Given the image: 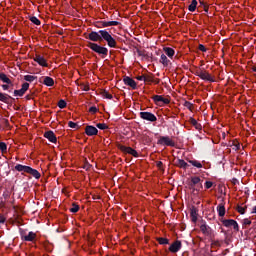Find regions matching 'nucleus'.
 <instances>
[{
	"label": "nucleus",
	"instance_id": "412c9836",
	"mask_svg": "<svg viewBox=\"0 0 256 256\" xmlns=\"http://www.w3.org/2000/svg\"><path fill=\"white\" fill-rule=\"evenodd\" d=\"M163 51L165 53V55H167V57H169V59H173V57H175V50L171 47H164Z\"/></svg>",
	"mask_w": 256,
	"mask_h": 256
},
{
	"label": "nucleus",
	"instance_id": "a18cd8bd",
	"mask_svg": "<svg viewBox=\"0 0 256 256\" xmlns=\"http://www.w3.org/2000/svg\"><path fill=\"white\" fill-rule=\"evenodd\" d=\"M80 89H82V91H89V84H80Z\"/></svg>",
	"mask_w": 256,
	"mask_h": 256
},
{
	"label": "nucleus",
	"instance_id": "e433bc0d",
	"mask_svg": "<svg viewBox=\"0 0 256 256\" xmlns=\"http://www.w3.org/2000/svg\"><path fill=\"white\" fill-rule=\"evenodd\" d=\"M96 127L100 129L101 131H105V129H109V126L105 123H98L96 124Z\"/></svg>",
	"mask_w": 256,
	"mask_h": 256
},
{
	"label": "nucleus",
	"instance_id": "4be33fe9",
	"mask_svg": "<svg viewBox=\"0 0 256 256\" xmlns=\"http://www.w3.org/2000/svg\"><path fill=\"white\" fill-rule=\"evenodd\" d=\"M160 63L163 65V67H168L171 65V60H169V58H167V55L161 54Z\"/></svg>",
	"mask_w": 256,
	"mask_h": 256
},
{
	"label": "nucleus",
	"instance_id": "dca6fc26",
	"mask_svg": "<svg viewBox=\"0 0 256 256\" xmlns=\"http://www.w3.org/2000/svg\"><path fill=\"white\" fill-rule=\"evenodd\" d=\"M181 247H182L181 241L176 240L173 244L170 245L169 251L171 253H178V251H181Z\"/></svg>",
	"mask_w": 256,
	"mask_h": 256
},
{
	"label": "nucleus",
	"instance_id": "5701e85b",
	"mask_svg": "<svg viewBox=\"0 0 256 256\" xmlns=\"http://www.w3.org/2000/svg\"><path fill=\"white\" fill-rule=\"evenodd\" d=\"M199 6H197V11H205V13H209V5L203 1H199Z\"/></svg>",
	"mask_w": 256,
	"mask_h": 256
},
{
	"label": "nucleus",
	"instance_id": "c03bdc74",
	"mask_svg": "<svg viewBox=\"0 0 256 256\" xmlns=\"http://www.w3.org/2000/svg\"><path fill=\"white\" fill-rule=\"evenodd\" d=\"M99 111V108L96 106H92L89 108V113H92V115H95Z\"/></svg>",
	"mask_w": 256,
	"mask_h": 256
},
{
	"label": "nucleus",
	"instance_id": "f704fd0d",
	"mask_svg": "<svg viewBox=\"0 0 256 256\" xmlns=\"http://www.w3.org/2000/svg\"><path fill=\"white\" fill-rule=\"evenodd\" d=\"M101 95H102V97H104L105 99H113V95H111V94L109 93V91H107V90H102V91H101Z\"/></svg>",
	"mask_w": 256,
	"mask_h": 256
},
{
	"label": "nucleus",
	"instance_id": "ea45409f",
	"mask_svg": "<svg viewBox=\"0 0 256 256\" xmlns=\"http://www.w3.org/2000/svg\"><path fill=\"white\" fill-rule=\"evenodd\" d=\"M58 107L59 109H65V107H67V102L63 99L59 100Z\"/></svg>",
	"mask_w": 256,
	"mask_h": 256
},
{
	"label": "nucleus",
	"instance_id": "7ed1b4c3",
	"mask_svg": "<svg viewBox=\"0 0 256 256\" xmlns=\"http://www.w3.org/2000/svg\"><path fill=\"white\" fill-rule=\"evenodd\" d=\"M19 231H20V237H21L22 241L32 242V241H35V239H37V234L35 232L31 231L27 235L25 233V230L20 228Z\"/></svg>",
	"mask_w": 256,
	"mask_h": 256
},
{
	"label": "nucleus",
	"instance_id": "f03ea898",
	"mask_svg": "<svg viewBox=\"0 0 256 256\" xmlns=\"http://www.w3.org/2000/svg\"><path fill=\"white\" fill-rule=\"evenodd\" d=\"M194 75H196V77H199L200 79H202V81H209L210 83H215V79L213 78V76H211V74L209 72H207V70L205 69H198L194 72Z\"/></svg>",
	"mask_w": 256,
	"mask_h": 256
},
{
	"label": "nucleus",
	"instance_id": "bf43d9fd",
	"mask_svg": "<svg viewBox=\"0 0 256 256\" xmlns=\"http://www.w3.org/2000/svg\"><path fill=\"white\" fill-rule=\"evenodd\" d=\"M153 83H155L156 85H159V83H161V80H160L159 78H157V79H155V80L153 81Z\"/></svg>",
	"mask_w": 256,
	"mask_h": 256
},
{
	"label": "nucleus",
	"instance_id": "473e14b6",
	"mask_svg": "<svg viewBox=\"0 0 256 256\" xmlns=\"http://www.w3.org/2000/svg\"><path fill=\"white\" fill-rule=\"evenodd\" d=\"M37 79V76L33 75H25L24 76V81H27L28 83H33Z\"/></svg>",
	"mask_w": 256,
	"mask_h": 256
},
{
	"label": "nucleus",
	"instance_id": "c85d7f7f",
	"mask_svg": "<svg viewBox=\"0 0 256 256\" xmlns=\"http://www.w3.org/2000/svg\"><path fill=\"white\" fill-rule=\"evenodd\" d=\"M219 217H225V204L221 203L217 206Z\"/></svg>",
	"mask_w": 256,
	"mask_h": 256
},
{
	"label": "nucleus",
	"instance_id": "5fc2aeb1",
	"mask_svg": "<svg viewBox=\"0 0 256 256\" xmlns=\"http://www.w3.org/2000/svg\"><path fill=\"white\" fill-rule=\"evenodd\" d=\"M136 79L138 81H145V75L137 76Z\"/></svg>",
	"mask_w": 256,
	"mask_h": 256
},
{
	"label": "nucleus",
	"instance_id": "4468645a",
	"mask_svg": "<svg viewBox=\"0 0 256 256\" xmlns=\"http://www.w3.org/2000/svg\"><path fill=\"white\" fill-rule=\"evenodd\" d=\"M0 101L2 103H6V105H11V103L13 101V97H11L7 93L0 92Z\"/></svg>",
	"mask_w": 256,
	"mask_h": 256
},
{
	"label": "nucleus",
	"instance_id": "de8ad7c7",
	"mask_svg": "<svg viewBox=\"0 0 256 256\" xmlns=\"http://www.w3.org/2000/svg\"><path fill=\"white\" fill-rule=\"evenodd\" d=\"M232 145L233 147H235L236 151H239V149H241V144H239V142L234 141Z\"/></svg>",
	"mask_w": 256,
	"mask_h": 256
},
{
	"label": "nucleus",
	"instance_id": "6ab92c4d",
	"mask_svg": "<svg viewBox=\"0 0 256 256\" xmlns=\"http://www.w3.org/2000/svg\"><path fill=\"white\" fill-rule=\"evenodd\" d=\"M198 211L199 210H197L195 206H192V208L190 209V217H191L192 223H197Z\"/></svg>",
	"mask_w": 256,
	"mask_h": 256
},
{
	"label": "nucleus",
	"instance_id": "cd10ccee",
	"mask_svg": "<svg viewBox=\"0 0 256 256\" xmlns=\"http://www.w3.org/2000/svg\"><path fill=\"white\" fill-rule=\"evenodd\" d=\"M43 84L47 87H53V85H55V80L49 76H46L44 77Z\"/></svg>",
	"mask_w": 256,
	"mask_h": 256
},
{
	"label": "nucleus",
	"instance_id": "20e7f679",
	"mask_svg": "<svg viewBox=\"0 0 256 256\" xmlns=\"http://www.w3.org/2000/svg\"><path fill=\"white\" fill-rule=\"evenodd\" d=\"M157 145H165L166 147H175V142L169 136H160Z\"/></svg>",
	"mask_w": 256,
	"mask_h": 256
},
{
	"label": "nucleus",
	"instance_id": "ddd939ff",
	"mask_svg": "<svg viewBox=\"0 0 256 256\" xmlns=\"http://www.w3.org/2000/svg\"><path fill=\"white\" fill-rule=\"evenodd\" d=\"M123 82L128 87H131V89H137V82H135V80H133V78H131L129 76H125L123 78Z\"/></svg>",
	"mask_w": 256,
	"mask_h": 256
},
{
	"label": "nucleus",
	"instance_id": "2f4dec72",
	"mask_svg": "<svg viewBox=\"0 0 256 256\" xmlns=\"http://www.w3.org/2000/svg\"><path fill=\"white\" fill-rule=\"evenodd\" d=\"M156 241L159 243V245H169V239L158 237L156 238Z\"/></svg>",
	"mask_w": 256,
	"mask_h": 256
},
{
	"label": "nucleus",
	"instance_id": "4d7b16f0",
	"mask_svg": "<svg viewBox=\"0 0 256 256\" xmlns=\"http://www.w3.org/2000/svg\"><path fill=\"white\" fill-rule=\"evenodd\" d=\"M156 165L159 169H161V167H163V162L158 161Z\"/></svg>",
	"mask_w": 256,
	"mask_h": 256
},
{
	"label": "nucleus",
	"instance_id": "9d476101",
	"mask_svg": "<svg viewBox=\"0 0 256 256\" xmlns=\"http://www.w3.org/2000/svg\"><path fill=\"white\" fill-rule=\"evenodd\" d=\"M120 151H122L123 153H128V155H132V157H139V153L137 152V150H135L131 147L121 145Z\"/></svg>",
	"mask_w": 256,
	"mask_h": 256
},
{
	"label": "nucleus",
	"instance_id": "7c9ffc66",
	"mask_svg": "<svg viewBox=\"0 0 256 256\" xmlns=\"http://www.w3.org/2000/svg\"><path fill=\"white\" fill-rule=\"evenodd\" d=\"M188 163L192 164L193 167H196L197 169H201L203 167V164L197 160H188Z\"/></svg>",
	"mask_w": 256,
	"mask_h": 256
},
{
	"label": "nucleus",
	"instance_id": "1a4fd4ad",
	"mask_svg": "<svg viewBox=\"0 0 256 256\" xmlns=\"http://www.w3.org/2000/svg\"><path fill=\"white\" fill-rule=\"evenodd\" d=\"M27 91H29V83L25 82L22 84L21 89L14 90V95L15 97H23Z\"/></svg>",
	"mask_w": 256,
	"mask_h": 256
},
{
	"label": "nucleus",
	"instance_id": "69168bd1",
	"mask_svg": "<svg viewBox=\"0 0 256 256\" xmlns=\"http://www.w3.org/2000/svg\"><path fill=\"white\" fill-rule=\"evenodd\" d=\"M26 99L30 100V99H31V96L27 95V96H26Z\"/></svg>",
	"mask_w": 256,
	"mask_h": 256
},
{
	"label": "nucleus",
	"instance_id": "a878e982",
	"mask_svg": "<svg viewBox=\"0 0 256 256\" xmlns=\"http://www.w3.org/2000/svg\"><path fill=\"white\" fill-rule=\"evenodd\" d=\"M28 175L34 177V179H41V173L37 169L29 168Z\"/></svg>",
	"mask_w": 256,
	"mask_h": 256
},
{
	"label": "nucleus",
	"instance_id": "f3484780",
	"mask_svg": "<svg viewBox=\"0 0 256 256\" xmlns=\"http://www.w3.org/2000/svg\"><path fill=\"white\" fill-rule=\"evenodd\" d=\"M45 139H48L50 143H57V136H55V132L49 130L44 133Z\"/></svg>",
	"mask_w": 256,
	"mask_h": 256
},
{
	"label": "nucleus",
	"instance_id": "c9c22d12",
	"mask_svg": "<svg viewBox=\"0 0 256 256\" xmlns=\"http://www.w3.org/2000/svg\"><path fill=\"white\" fill-rule=\"evenodd\" d=\"M153 74L151 75H144V83H153Z\"/></svg>",
	"mask_w": 256,
	"mask_h": 256
},
{
	"label": "nucleus",
	"instance_id": "3c124183",
	"mask_svg": "<svg viewBox=\"0 0 256 256\" xmlns=\"http://www.w3.org/2000/svg\"><path fill=\"white\" fill-rule=\"evenodd\" d=\"M3 91H9L10 87H11V84H3L1 85Z\"/></svg>",
	"mask_w": 256,
	"mask_h": 256
},
{
	"label": "nucleus",
	"instance_id": "49530a36",
	"mask_svg": "<svg viewBox=\"0 0 256 256\" xmlns=\"http://www.w3.org/2000/svg\"><path fill=\"white\" fill-rule=\"evenodd\" d=\"M198 49L202 51V53H207V48L203 44H199Z\"/></svg>",
	"mask_w": 256,
	"mask_h": 256
},
{
	"label": "nucleus",
	"instance_id": "37998d69",
	"mask_svg": "<svg viewBox=\"0 0 256 256\" xmlns=\"http://www.w3.org/2000/svg\"><path fill=\"white\" fill-rule=\"evenodd\" d=\"M246 210H247V206L246 207L237 206V211H238V213H240V215H245Z\"/></svg>",
	"mask_w": 256,
	"mask_h": 256
},
{
	"label": "nucleus",
	"instance_id": "0eeeda50",
	"mask_svg": "<svg viewBox=\"0 0 256 256\" xmlns=\"http://www.w3.org/2000/svg\"><path fill=\"white\" fill-rule=\"evenodd\" d=\"M201 183V178L199 176H192L190 182L188 183L189 189L192 191H196L199 193V188H195V185H199Z\"/></svg>",
	"mask_w": 256,
	"mask_h": 256
},
{
	"label": "nucleus",
	"instance_id": "a19ab883",
	"mask_svg": "<svg viewBox=\"0 0 256 256\" xmlns=\"http://www.w3.org/2000/svg\"><path fill=\"white\" fill-rule=\"evenodd\" d=\"M184 107H186V109H188L189 111H193V103L189 101L184 102Z\"/></svg>",
	"mask_w": 256,
	"mask_h": 256
},
{
	"label": "nucleus",
	"instance_id": "4c0bfd02",
	"mask_svg": "<svg viewBox=\"0 0 256 256\" xmlns=\"http://www.w3.org/2000/svg\"><path fill=\"white\" fill-rule=\"evenodd\" d=\"M68 126L70 127V129H79V127H81L79 124H77L73 121H69Z\"/></svg>",
	"mask_w": 256,
	"mask_h": 256
},
{
	"label": "nucleus",
	"instance_id": "b1692460",
	"mask_svg": "<svg viewBox=\"0 0 256 256\" xmlns=\"http://www.w3.org/2000/svg\"><path fill=\"white\" fill-rule=\"evenodd\" d=\"M0 81H2V83H6L7 85H11V87H13V82L11 81V79H9V77H7V74L5 73H0Z\"/></svg>",
	"mask_w": 256,
	"mask_h": 256
},
{
	"label": "nucleus",
	"instance_id": "e2e57ef3",
	"mask_svg": "<svg viewBox=\"0 0 256 256\" xmlns=\"http://www.w3.org/2000/svg\"><path fill=\"white\" fill-rule=\"evenodd\" d=\"M197 189H199V191H201V189H203V184H200V186Z\"/></svg>",
	"mask_w": 256,
	"mask_h": 256
},
{
	"label": "nucleus",
	"instance_id": "bb28decb",
	"mask_svg": "<svg viewBox=\"0 0 256 256\" xmlns=\"http://www.w3.org/2000/svg\"><path fill=\"white\" fill-rule=\"evenodd\" d=\"M189 123H191L193 127L197 129V131H201V129H203V126L200 123H198L197 120L193 117H190Z\"/></svg>",
	"mask_w": 256,
	"mask_h": 256
},
{
	"label": "nucleus",
	"instance_id": "72a5a7b5",
	"mask_svg": "<svg viewBox=\"0 0 256 256\" xmlns=\"http://www.w3.org/2000/svg\"><path fill=\"white\" fill-rule=\"evenodd\" d=\"M29 20L31 21V23H33L34 25H41V20H39V18H37L36 16H30Z\"/></svg>",
	"mask_w": 256,
	"mask_h": 256
},
{
	"label": "nucleus",
	"instance_id": "8fccbe9b",
	"mask_svg": "<svg viewBox=\"0 0 256 256\" xmlns=\"http://www.w3.org/2000/svg\"><path fill=\"white\" fill-rule=\"evenodd\" d=\"M204 185H205V189H211V187H213V182L206 181Z\"/></svg>",
	"mask_w": 256,
	"mask_h": 256
},
{
	"label": "nucleus",
	"instance_id": "0e129e2a",
	"mask_svg": "<svg viewBox=\"0 0 256 256\" xmlns=\"http://www.w3.org/2000/svg\"><path fill=\"white\" fill-rule=\"evenodd\" d=\"M252 71H254V73H256V67L255 66L252 67Z\"/></svg>",
	"mask_w": 256,
	"mask_h": 256
},
{
	"label": "nucleus",
	"instance_id": "6e6d98bb",
	"mask_svg": "<svg viewBox=\"0 0 256 256\" xmlns=\"http://www.w3.org/2000/svg\"><path fill=\"white\" fill-rule=\"evenodd\" d=\"M244 225H251V220L249 218L244 219Z\"/></svg>",
	"mask_w": 256,
	"mask_h": 256
},
{
	"label": "nucleus",
	"instance_id": "680f3d73",
	"mask_svg": "<svg viewBox=\"0 0 256 256\" xmlns=\"http://www.w3.org/2000/svg\"><path fill=\"white\" fill-rule=\"evenodd\" d=\"M252 214L253 213H255L256 214V206H254L253 208H252V212H251Z\"/></svg>",
	"mask_w": 256,
	"mask_h": 256
},
{
	"label": "nucleus",
	"instance_id": "6e6552de",
	"mask_svg": "<svg viewBox=\"0 0 256 256\" xmlns=\"http://www.w3.org/2000/svg\"><path fill=\"white\" fill-rule=\"evenodd\" d=\"M140 117L144 121H150V123H155V121H157V116L151 112H140Z\"/></svg>",
	"mask_w": 256,
	"mask_h": 256
},
{
	"label": "nucleus",
	"instance_id": "09e8293b",
	"mask_svg": "<svg viewBox=\"0 0 256 256\" xmlns=\"http://www.w3.org/2000/svg\"><path fill=\"white\" fill-rule=\"evenodd\" d=\"M2 125H4V127H6V128H9V126H10V124H9V120H8V119L3 118V119H2Z\"/></svg>",
	"mask_w": 256,
	"mask_h": 256
},
{
	"label": "nucleus",
	"instance_id": "423d86ee",
	"mask_svg": "<svg viewBox=\"0 0 256 256\" xmlns=\"http://www.w3.org/2000/svg\"><path fill=\"white\" fill-rule=\"evenodd\" d=\"M224 227H233L234 231H239V224L234 219H222Z\"/></svg>",
	"mask_w": 256,
	"mask_h": 256
},
{
	"label": "nucleus",
	"instance_id": "052dcab7",
	"mask_svg": "<svg viewBox=\"0 0 256 256\" xmlns=\"http://www.w3.org/2000/svg\"><path fill=\"white\" fill-rule=\"evenodd\" d=\"M0 223H5V218L0 215Z\"/></svg>",
	"mask_w": 256,
	"mask_h": 256
},
{
	"label": "nucleus",
	"instance_id": "2eb2a0df",
	"mask_svg": "<svg viewBox=\"0 0 256 256\" xmlns=\"http://www.w3.org/2000/svg\"><path fill=\"white\" fill-rule=\"evenodd\" d=\"M85 133L88 137H93V135H97L99 130L95 126L88 125L85 128Z\"/></svg>",
	"mask_w": 256,
	"mask_h": 256
},
{
	"label": "nucleus",
	"instance_id": "a211bd4d",
	"mask_svg": "<svg viewBox=\"0 0 256 256\" xmlns=\"http://www.w3.org/2000/svg\"><path fill=\"white\" fill-rule=\"evenodd\" d=\"M30 168L31 166H25L23 164H16L14 167L15 171H18V173H21L22 175L24 173H29Z\"/></svg>",
	"mask_w": 256,
	"mask_h": 256
},
{
	"label": "nucleus",
	"instance_id": "f257e3e1",
	"mask_svg": "<svg viewBox=\"0 0 256 256\" xmlns=\"http://www.w3.org/2000/svg\"><path fill=\"white\" fill-rule=\"evenodd\" d=\"M86 39L92 41L88 42L87 47L91 49V51H94V53L100 55L102 59H105V57L109 55V49H107L105 46L97 44V42L106 41L108 47L111 49H115L117 47V40L113 38L108 29L99 30L98 32L92 31L86 36Z\"/></svg>",
	"mask_w": 256,
	"mask_h": 256
},
{
	"label": "nucleus",
	"instance_id": "603ef678",
	"mask_svg": "<svg viewBox=\"0 0 256 256\" xmlns=\"http://www.w3.org/2000/svg\"><path fill=\"white\" fill-rule=\"evenodd\" d=\"M83 169H85L86 171H89L91 169V164H89V162H86L83 166Z\"/></svg>",
	"mask_w": 256,
	"mask_h": 256
},
{
	"label": "nucleus",
	"instance_id": "58836bf2",
	"mask_svg": "<svg viewBox=\"0 0 256 256\" xmlns=\"http://www.w3.org/2000/svg\"><path fill=\"white\" fill-rule=\"evenodd\" d=\"M79 211V205L77 203H73L72 207L70 208V213H77Z\"/></svg>",
	"mask_w": 256,
	"mask_h": 256
},
{
	"label": "nucleus",
	"instance_id": "39448f33",
	"mask_svg": "<svg viewBox=\"0 0 256 256\" xmlns=\"http://www.w3.org/2000/svg\"><path fill=\"white\" fill-rule=\"evenodd\" d=\"M152 99L155 105H159L160 107L162 105H169L171 103V100H169L168 98H164L162 95H154Z\"/></svg>",
	"mask_w": 256,
	"mask_h": 256
},
{
	"label": "nucleus",
	"instance_id": "aec40b11",
	"mask_svg": "<svg viewBox=\"0 0 256 256\" xmlns=\"http://www.w3.org/2000/svg\"><path fill=\"white\" fill-rule=\"evenodd\" d=\"M200 230L203 235H206V237H209V235H211V227H209V225L205 223L200 226Z\"/></svg>",
	"mask_w": 256,
	"mask_h": 256
},
{
	"label": "nucleus",
	"instance_id": "393cba45",
	"mask_svg": "<svg viewBox=\"0 0 256 256\" xmlns=\"http://www.w3.org/2000/svg\"><path fill=\"white\" fill-rule=\"evenodd\" d=\"M176 167H179L180 169H187V167H189V164H187V162H185V160L183 159H177L175 162Z\"/></svg>",
	"mask_w": 256,
	"mask_h": 256
},
{
	"label": "nucleus",
	"instance_id": "f8f14e48",
	"mask_svg": "<svg viewBox=\"0 0 256 256\" xmlns=\"http://www.w3.org/2000/svg\"><path fill=\"white\" fill-rule=\"evenodd\" d=\"M34 61L36 63H38V65H40V67H49V64L47 63V60L39 54L35 55Z\"/></svg>",
	"mask_w": 256,
	"mask_h": 256
},
{
	"label": "nucleus",
	"instance_id": "79ce46f5",
	"mask_svg": "<svg viewBox=\"0 0 256 256\" xmlns=\"http://www.w3.org/2000/svg\"><path fill=\"white\" fill-rule=\"evenodd\" d=\"M0 151L7 153V144L5 142H0Z\"/></svg>",
	"mask_w": 256,
	"mask_h": 256
},
{
	"label": "nucleus",
	"instance_id": "13d9d810",
	"mask_svg": "<svg viewBox=\"0 0 256 256\" xmlns=\"http://www.w3.org/2000/svg\"><path fill=\"white\" fill-rule=\"evenodd\" d=\"M232 183H233V185H237V183H239V180H237V178H233Z\"/></svg>",
	"mask_w": 256,
	"mask_h": 256
},
{
	"label": "nucleus",
	"instance_id": "864d4df0",
	"mask_svg": "<svg viewBox=\"0 0 256 256\" xmlns=\"http://www.w3.org/2000/svg\"><path fill=\"white\" fill-rule=\"evenodd\" d=\"M139 57H145V51L137 50Z\"/></svg>",
	"mask_w": 256,
	"mask_h": 256
},
{
	"label": "nucleus",
	"instance_id": "c756f323",
	"mask_svg": "<svg viewBox=\"0 0 256 256\" xmlns=\"http://www.w3.org/2000/svg\"><path fill=\"white\" fill-rule=\"evenodd\" d=\"M197 5V0H192L190 5L188 6V11H190V13H194V11L197 9Z\"/></svg>",
	"mask_w": 256,
	"mask_h": 256
},
{
	"label": "nucleus",
	"instance_id": "9b49d317",
	"mask_svg": "<svg viewBox=\"0 0 256 256\" xmlns=\"http://www.w3.org/2000/svg\"><path fill=\"white\" fill-rule=\"evenodd\" d=\"M100 26H97L98 29H101L103 27H117V25H121L119 21H100Z\"/></svg>",
	"mask_w": 256,
	"mask_h": 256
}]
</instances>
